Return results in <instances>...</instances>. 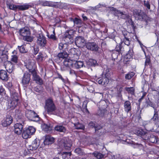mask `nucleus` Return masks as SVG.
I'll return each instance as SVG.
<instances>
[{"mask_svg": "<svg viewBox=\"0 0 159 159\" xmlns=\"http://www.w3.org/2000/svg\"><path fill=\"white\" fill-rule=\"evenodd\" d=\"M45 108L48 115L60 116L61 114V109L56 107L51 99H48L46 101Z\"/></svg>", "mask_w": 159, "mask_h": 159, "instance_id": "1", "label": "nucleus"}, {"mask_svg": "<svg viewBox=\"0 0 159 159\" xmlns=\"http://www.w3.org/2000/svg\"><path fill=\"white\" fill-rule=\"evenodd\" d=\"M133 13L135 18L139 20L146 22L150 20V18L141 10L135 9L133 10Z\"/></svg>", "mask_w": 159, "mask_h": 159, "instance_id": "2", "label": "nucleus"}, {"mask_svg": "<svg viewBox=\"0 0 159 159\" xmlns=\"http://www.w3.org/2000/svg\"><path fill=\"white\" fill-rule=\"evenodd\" d=\"M74 31L72 30H67L66 31L64 34L63 39L66 43L70 44L74 42Z\"/></svg>", "mask_w": 159, "mask_h": 159, "instance_id": "3", "label": "nucleus"}, {"mask_svg": "<svg viewBox=\"0 0 159 159\" xmlns=\"http://www.w3.org/2000/svg\"><path fill=\"white\" fill-rule=\"evenodd\" d=\"M8 6L10 9L14 11H24L27 10L31 7L30 5L28 4H25L22 5H16L9 4Z\"/></svg>", "mask_w": 159, "mask_h": 159, "instance_id": "4", "label": "nucleus"}, {"mask_svg": "<svg viewBox=\"0 0 159 159\" xmlns=\"http://www.w3.org/2000/svg\"><path fill=\"white\" fill-rule=\"evenodd\" d=\"M25 116L30 120L37 121L39 120V117L33 111L27 110L25 111Z\"/></svg>", "mask_w": 159, "mask_h": 159, "instance_id": "5", "label": "nucleus"}, {"mask_svg": "<svg viewBox=\"0 0 159 159\" xmlns=\"http://www.w3.org/2000/svg\"><path fill=\"white\" fill-rule=\"evenodd\" d=\"M35 131V129L33 126H30L23 130L22 136L23 138L27 139L32 135Z\"/></svg>", "mask_w": 159, "mask_h": 159, "instance_id": "6", "label": "nucleus"}, {"mask_svg": "<svg viewBox=\"0 0 159 159\" xmlns=\"http://www.w3.org/2000/svg\"><path fill=\"white\" fill-rule=\"evenodd\" d=\"M36 37L37 44L40 47H44L47 43L46 38L42 34H38Z\"/></svg>", "mask_w": 159, "mask_h": 159, "instance_id": "7", "label": "nucleus"}, {"mask_svg": "<svg viewBox=\"0 0 159 159\" xmlns=\"http://www.w3.org/2000/svg\"><path fill=\"white\" fill-rule=\"evenodd\" d=\"M71 67H73V63L72 61L68 59H66L64 60L63 62V64L61 66V69L63 71L69 70L70 69Z\"/></svg>", "mask_w": 159, "mask_h": 159, "instance_id": "8", "label": "nucleus"}, {"mask_svg": "<svg viewBox=\"0 0 159 159\" xmlns=\"http://www.w3.org/2000/svg\"><path fill=\"white\" fill-rule=\"evenodd\" d=\"M75 45L80 48L83 47L86 43L84 38L81 36L76 37L75 39Z\"/></svg>", "mask_w": 159, "mask_h": 159, "instance_id": "9", "label": "nucleus"}, {"mask_svg": "<svg viewBox=\"0 0 159 159\" xmlns=\"http://www.w3.org/2000/svg\"><path fill=\"white\" fill-rule=\"evenodd\" d=\"M20 122L16 123L14 125V132L18 135L22 133L24 124L23 120H20Z\"/></svg>", "mask_w": 159, "mask_h": 159, "instance_id": "10", "label": "nucleus"}, {"mask_svg": "<svg viewBox=\"0 0 159 159\" xmlns=\"http://www.w3.org/2000/svg\"><path fill=\"white\" fill-rule=\"evenodd\" d=\"M85 45L88 49L92 51L97 52L99 49L98 45L94 42H88Z\"/></svg>", "mask_w": 159, "mask_h": 159, "instance_id": "11", "label": "nucleus"}, {"mask_svg": "<svg viewBox=\"0 0 159 159\" xmlns=\"http://www.w3.org/2000/svg\"><path fill=\"white\" fill-rule=\"evenodd\" d=\"M154 109V114L151 118V120L154 121L155 125L157 127H159V117L158 113V110L153 107Z\"/></svg>", "mask_w": 159, "mask_h": 159, "instance_id": "12", "label": "nucleus"}, {"mask_svg": "<svg viewBox=\"0 0 159 159\" xmlns=\"http://www.w3.org/2000/svg\"><path fill=\"white\" fill-rule=\"evenodd\" d=\"M12 118L10 115H7L6 118L2 121V125L4 127L9 125L12 122Z\"/></svg>", "mask_w": 159, "mask_h": 159, "instance_id": "13", "label": "nucleus"}, {"mask_svg": "<svg viewBox=\"0 0 159 159\" xmlns=\"http://www.w3.org/2000/svg\"><path fill=\"white\" fill-rule=\"evenodd\" d=\"M26 68L32 75L36 72L35 70V66L33 62H29L26 66Z\"/></svg>", "mask_w": 159, "mask_h": 159, "instance_id": "14", "label": "nucleus"}, {"mask_svg": "<svg viewBox=\"0 0 159 159\" xmlns=\"http://www.w3.org/2000/svg\"><path fill=\"white\" fill-rule=\"evenodd\" d=\"M20 35L23 37L27 35H30V32L29 29L27 27L23 28L19 30Z\"/></svg>", "mask_w": 159, "mask_h": 159, "instance_id": "15", "label": "nucleus"}, {"mask_svg": "<svg viewBox=\"0 0 159 159\" xmlns=\"http://www.w3.org/2000/svg\"><path fill=\"white\" fill-rule=\"evenodd\" d=\"M15 65L10 61H8L5 66L7 71L9 73H12L15 69Z\"/></svg>", "mask_w": 159, "mask_h": 159, "instance_id": "16", "label": "nucleus"}, {"mask_svg": "<svg viewBox=\"0 0 159 159\" xmlns=\"http://www.w3.org/2000/svg\"><path fill=\"white\" fill-rule=\"evenodd\" d=\"M30 74L28 72L24 74L22 80V83L24 84H27L30 82Z\"/></svg>", "mask_w": 159, "mask_h": 159, "instance_id": "17", "label": "nucleus"}, {"mask_svg": "<svg viewBox=\"0 0 159 159\" xmlns=\"http://www.w3.org/2000/svg\"><path fill=\"white\" fill-rule=\"evenodd\" d=\"M34 80L36 81V83L39 85L43 84L42 79L37 75L36 72L32 74Z\"/></svg>", "mask_w": 159, "mask_h": 159, "instance_id": "18", "label": "nucleus"}, {"mask_svg": "<svg viewBox=\"0 0 159 159\" xmlns=\"http://www.w3.org/2000/svg\"><path fill=\"white\" fill-rule=\"evenodd\" d=\"M20 98L18 93L15 91H13L11 93V99L17 102L18 103L19 102Z\"/></svg>", "mask_w": 159, "mask_h": 159, "instance_id": "19", "label": "nucleus"}, {"mask_svg": "<svg viewBox=\"0 0 159 159\" xmlns=\"http://www.w3.org/2000/svg\"><path fill=\"white\" fill-rule=\"evenodd\" d=\"M18 103L16 101H15L13 99H11L8 100V108H12L13 109L15 107Z\"/></svg>", "mask_w": 159, "mask_h": 159, "instance_id": "20", "label": "nucleus"}, {"mask_svg": "<svg viewBox=\"0 0 159 159\" xmlns=\"http://www.w3.org/2000/svg\"><path fill=\"white\" fill-rule=\"evenodd\" d=\"M54 140L53 138L51 137L49 135H47L45 137V139L44 141V145H48L52 144Z\"/></svg>", "mask_w": 159, "mask_h": 159, "instance_id": "21", "label": "nucleus"}, {"mask_svg": "<svg viewBox=\"0 0 159 159\" xmlns=\"http://www.w3.org/2000/svg\"><path fill=\"white\" fill-rule=\"evenodd\" d=\"M71 51L72 54L73 55V57L74 58V59L73 58V60H76V61L77 60L79 59L80 54V53H78V52H77L79 53L80 52L78 51L75 48L71 49Z\"/></svg>", "mask_w": 159, "mask_h": 159, "instance_id": "22", "label": "nucleus"}, {"mask_svg": "<svg viewBox=\"0 0 159 159\" xmlns=\"http://www.w3.org/2000/svg\"><path fill=\"white\" fill-rule=\"evenodd\" d=\"M0 79L2 80H8V76L6 71L3 70H0Z\"/></svg>", "mask_w": 159, "mask_h": 159, "instance_id": "23", "label": "nucleus"}, {"mask_svg": "<svg viewBox=\"0 0 159 159\" xmlns=\"http://www.w3.org/2000/svg\"><path fill=\"white\" fill-rule=\"evenodd\" d=\"M148 139L149 141L152 143H157L158 140V139L153 134H151L149 136L148 134Z\"/></svg>", "mask_w": 159, "mask_h": 159, "instance_id": "24", "label": "nucleus"}, {"mask_svg": "<svg viewBox=\"0 0 159 159\" xmlns=\"http://www.w3.org/2000/svg\"><path fill=\"white\" fill-rule=\"evenodd\" d=\"M15 117L17 121L18 122H20V120H23L22 114L21 113L20 111L19 110H16Z\"/></svg>", "mask_w": 159, "mask_h": 159, "instance_id": "25", "label": "nucleus"}, {"mask_svg": "<svg viewBox=\"0 0 159 159\" xmlns=\"http://www.w3.org/2000/svg\"><path fill=\"white\" fill-rule=\"evenodd\" d=\"M55 130L61 132H66V128L61 125H57L54 128Z\"/></svg>", "mask_w": 159, "mask_h": 159, "instance_id": "26", "label": "nucleus"}, {"mask_svg": "<svg viewBox=\"0 0 159 159\" xmlns=\"http://www.w3.org/2000/svg\"><path fill=\"white\" fill-rule=\"evenodd\" d=\"M124 110L125 111L128 113L131 110V103L129 101H126L124 103Z\"/></svg>", "mask_w": 159, "mask_h": 159, "instance_id": "27", "label": "nucleus"}, {"mask_svg": "<svg viewBox=\"0 0 159 159\" xmlns=\"http://www.w3.org/2000/svg\"><path fill=\"white\" fill-rule=\"evenodd\" d=\"M67 43H60L58 44V49L63 51H66L68 50V45Z\"/></svg>", "mask_w": 159, "mask_h": 159, "instance_id": "28", "label": "nucleus"}, {"mask_svg": "<svg viewBox=\"0 0 159 159\" xmlns=\"http://www.w3.org/2000/svg\"><path fill=\"white\" fill-rule=\"evenodd\" d=\"M129 143L134 148H139L140 149H143L144 148V145L143 144L138 143H135L133 141Z\"/></svg>", "mask_w": 159, "mask_h": 159, "instance_id": "29", "label": "nucleus"}, {"mask_svg": "<svg viewBox=\"0 0 159 159\" xmlns=\"http://www.w3.org/2000/svg\"><path fill=\"white\" fill-rule=\"evenodd\" d=\"M109 82L108 79L106 77H103L101 79H98V82L99 84L102 85L108 84Z\"/></svg>", "mask_w": 159, "mask_h": 159, "instance_id": "30", "label": "nucleus"}, {"mask_svg": "<svg viewBox=\"0 0 159 159\" xmlns=\"http://www.w3.org/2000/svg\"><path fill=\"white\" fill-rule=\"evenodd\" d=\"M71 20L74 22L75 25L80 26L81 25L82 21L78 18L75 17L74 18H71Z\"/></svg>", "mask_w": 159, "mask_h": 159, "instance_id": "31", "label": "nucleus"}, {"mask_svg": "<svg viewBox=\"0 0 159 159\" xmlns=\"http://www.w3.org/2000/svg\"><path fill=\"white\" fill-rule=\"evenodd\" d=\"M84 64L82 61H77L74 63H73V67H75L76 69H79L83 67Z\"/></svg>", "mask_w": 159, "mask_h": 159, "instance_id": "32", "label": "nucleus"}, {"mask_svg": "<svg viewBox=\"0 0 159 159\" xmlns=\"http://www.w3.org/2000/svg\"><path fill=\"white\" fill-rule=\"evenodd\" d=\"M95 129V132L97 134L99 132V130H101L100 131H99L101 133L100 134H102L104 132V130H103V131H102L103 130L102 127L98 124H96Z\"/></svg>", "mask_w": 159, "mask_h": 159, "instance_id": "33", "label": "nucleus"}, {"mask_svg": "<svg viewBox=\"0 0 159 159\" xmlns=\"http://www.w3.org/2000/svg\"><path fill=\"white\" fill-rule=\"evenodd\" d=\"M10 61L15 65L16 64L18 61V57L16 55H11Z\"/></svg>", "mask_w": 159, "mask_h": 159, "instance_id": "34", "label": "nucleus"}, {"mask_svg": "<svg viewBox=\"0 0 159 159\" xmlns=\"http://www.w3.org/2000/svg\"><path fill=\"white\" fill-rule=\"evenodd\" d=\"M135 132L137 135L139 136H148V133L146 131H144L142 129L136 130Z\"/></svg>", "mask_w": 159, "mask_h": 159, "instance_id": "35", "label": "nucleus"}, {"mask_svg": "<svg viewBox=\"0 0 159 159\" xmlns=\"http://www.w3.org/2000/svg\"><path fill=\"white\" fill-rule=\"evenodd\" d=\"M93 155L98 159H103L104 155L102 153L95 152L93 153Z\"/></svg>", "mask_w": 159, "mask_h": 159, "instance_id": "36", "label": "nucleus"}, {"mask_svg": "<svg viewBox=\"0 0 159 159\" xmlns=\"http://www.w3.org/2000/svg\"><path fill=\"white\" fill-rule=\"evenodd\" d=\"M68 56V54L66 51H63L60 52L57 55V57L59 58H64L67 57Z\"/></svg>", "mask_w": 159, "mask_h": 159, "instance_id": "37", "label": "nucleus"}, {"mask_svg": "<svg viewBox=\"0 0 159 159\" xmlns=\"http://www.w3.org/2000/svg\"><path fill=\"white\" fill-rule=\"evenodd\" d=\"M125 89L129 93L131 94L132 95L134 94L135 89L133 87H125Z\"/></svg>", "mask_w": 159, "mask_h": 159, "instance_id": "38", "label": "nucleus"}, {"mask_svg": "<svg viewBox=\"0 0 159 159\" xmlns=\"http://www.w3.org/2000/svg\"><path fill=\"white\" fill-rule=\"evenodd\" d=\"M123 48L120 44H118L116 45L115 48L116 51L118 53H122L123 52Z\"/></svg>", "mask_w": 159, "mask_h": 159, "instance_id": "39", "label": "nucleus"}, {"mask_svg": "<svg viewBox=\"0 0 159 159\" xmlns=\"http://www.w3.org/2000/svg\"><path fill=\"white\" fill-rule=\"evenodd\" d=\"M88 64L89 65L92 66H95L97 65L96 61L92 59H89Z\"/></svg>", "mask_w": 159, "mask_h": 159, "instance_id": "40", "label": "nucleus"}, {"mask_svg": "<svg viewBox=\"0 0 159 159\" xmlns=\"http://www.w3.org/2000/svg\"><path fill=\"white\" fill-rule=\"evenodd\" d=\"M23 39L28 42H31L33 40V38L30 35H27L23 37Z\"/></svg>", "mask_w": 159, "mask_h": 159, "instance_id": "41", "label": "nucleus"}, {"mask_svg": "<svg viewBox=\"0 0 159 159\" xmlns=\"http://www.w3.org/2000/svg\"><path fill=\"white\" fill-rule=\"evenodd\" d=\"M71 145L72 144L70 143H68L67 141H65L63 143L64 148L66 150H70Z\"/></svg>", "mask_w": 159, "mask_h": 159, "instance_id": "42", "label": "nucleus"}, {"mask_svg": "<svg viewBox=\"0 0 159 159\" xmlns=\"http://www.w3.org/2000/svg\"><path fill=\"white\" fill-rule=\"evenodd\" d=\"M42 5L44 6H49L52 7L54 5L52 3L48 1H43L42 2Z\"/></svg>", "mask_w": 159, "mask_h": 159, "instance_id": "43", "label": "nucleus"}, {"mask_svg": "<svg viewBox=\"0 0 159 159\" xmlns=\"http://www.w3.org/2000/svg\"><path fill=\"white\" fill-rule=\"evenodd\" d=\"M75 128L78 129H84V126L82 124L78 123H75L74 124Z\"/></svg>", "mask_w": 159, "mask_h": 159, "instance_id": "44", "label": "nucleus"}, {"mask_svg": "<svg viewBox=\"0 0 159 159\" xmlns=\"http://www.w3.org/2000/svg\"><path fill=\"white\" fill-rule=\"evenodd\" d=\"M43 128L45 131L48 132L52 130L51 127L47 124H44L43 125Z\"/></svg>", "mask_w": 159, "mask_h": 159, "instance_id": "45", "label": "nucleus"}, {"mask_svg": "<svg viewBox=\"0 0 159 159\" xmlns=\"http://www.w3.org/2000/svg\"><path fill=\"white\" fill-rule=\"evenodd\" d=\"M134 75V73L133 72H130L126 74L125 76V78L127 80L130 79Z\"/></svg>", "mask_w": 159, "mask_h": 159, "instance_id": "46", "label": "nucleus"}, {"mask_svg": "<svg viewBox=\"0 0 159 159\" xmlns=\"http://www.w3.org/2000/svg\"><path fill=\"white\" fill-rule=\"evenodd\" d=\"M43 55L42 53L39 52L38 57L36 58L37 61L39 62H41L43 61Z\"/></svg>", "mask_w": 159, "mask_h": 159, "instance_id": "47", "label": "nucleus"}, {"mask_svg": "<svg viewBox=\"0 0 159 159\" xmlns=\"http://www.w3.org/2000/svg\"><path fill=\"white\" fill-rule=\"evenodd\" d=\"M48 38L52 39L54 41H57V38L55 36V33L54 30L53 31V34L51 35L50 36H48Z\"/></svg>", "mask_w": 159, "mask_h": 159, "instance_id": "48", "label": "nucleus"}, {"mask_svg": "<svg viewBox=\"0 0 159 159\" xmlns=\"http://www.w3.org/2000/svg\"><path fill=\"white\" fill-rule=\"evenodd\" d=\"M87 101H84L83 102L82 107L84 110H85V112L89 113V112L87 108Z\"/></svg>", "mask_w": 159, "mask_h": 159, "instance_id": "49", "label": "nucleus"}, {"mask_svg": "<svg viewBox=\"0 0 159 159\" xmlns=\"http://www.w3.org/2000/svg\"><path fill=\"white\" fill-rule=\"evenodd\" d=\"M32 147L34 148V149H37L39 145V144L37 143V140L36 139H35L32 142Z\"/></svg>", "mask_w": 159, "mask_h": 159, "instance_id": "50", "label": "nucleus"}, {"mask_svg": "<svg viewBox=\"0 0 159 159\" xmlns=\"http://www.w3.org/2000/svg\"><path fill=\"white\" fill-rule=\"evenodd\" d=\"M18 47L20 52L21 53H24L26 52L24 46H18Z\"/></svg>", "mask_w": 159, "mask_h": 159, "instance_id": "51", "label": "nucleus"}, {"mask_svg": "<svg viewBox=\"0 0 159 159\" xmlns=\"http://www.w3.org/2000/svg\"><path fill=\"white\" fill-rule=\"evenodd\" d=\"M75 152L77 154L80 155H82L83 154L82 150L80 148H76L75 150Z\"/></svg>", "mask_w": 159, "mask_h": 159, "instance_id": "52", "label": "nucleus"}, {"mask_svg": "<svg viewBox=\"0 0 159 159\" xmlns=\"http://www.w3.org/2000/svg\"><path fill=\"white\" fill-rule=\"evenodd\" d=\"M133 55H131L126 53L124 58V61L126 62L129 61V60L131 59Z\"/></svg>", "mask_w": 159, "mask_h": 159, "instance_id": "53", "label": "nucleus"}, {"mask_svg": "<svg viewBox=\"0 0 159 159\" xmlns=\"http://www.w3.org/2000/svg\"><path fill=\"white\" fill-rule=\"evenodd\" d=\"M145 128L148 131H149V130H151V129H149L148 128V125L149 126H152V124L151 123L150 121H147L145 122Z\"/></svg>", "mask_w": 159, "mask_h": 159, "instance_id": "54", "label": "nucleus"}, {"mask_svg": "<svg viewBox=\"0 0 159 159\" xmlns=\"http://www.w3.org/2000/svg\"><path fill=\"white\" fill-rule=\"evenodd\" d=\"M119 54V53L117 52H113L111 54V56L112 58V60H114L116 59L117 58L118 55Z\"/></svg>", "mask_w": 159, "mask_h": 159, "instance_id": "55", "label": "nucleus"}, {"mask_svg": "<svg viewBox=\"0 0 159 159\" xmlns=\"http://www.w3.org/2000/svg\"><path fill=\"white\" fill-rule=\"evenodd\" d=\"M124 41L125 44V45L127 46H129L130 44V41L129 39L128 38L126 37L125 35Z\"/></svg>", "mask_w": 159, "mask_h": 159, "instance_id": "56", "label": "nucleus"}, {"mask_svg": "<svg viewBox=\"0 0 159 159\" xmlns=\"http://www.w3.org/2000/svg\"><path fill=\"white\" fill-rule=\"evenodd\" d=\"M105 111V110H99L98 111L97 113V114L98 115H99L100 116H104Z\"/></svg>", "mask_w": 159, "mask_h": 159, "instance_id": "57", "label": "nucleus"}, {"mask_svg": "<svg viewBox=\"0 0 159 159\" xmlns=\"http://www.w3.org/2000/svg\"><path fill=\"white\" fill-rule=\"evenodd\" d=\"M144 5L145 6L147 7L148 9H150V5L149 2L148 1H144Z\"/></svg>", "mask_w": 159, "mask_h": 159, "instance_id": "58", "label": "nucleus"}, {"mask_svg": "<svg viewBox=\"0 0 159 159\" xmlns=\"http://www.w3.org/2000/svg\"><path fill=\"white\" fill-rule=\"evenodd\" d=\"M96 124H95L93 122L91 121L89 123V126L91 128H95Z\"/></svg>", "mask_w": 159, "mask_h": 159, "instance_id": "59", "label": "nucleus"}, {"mask_svg": "<svg viewBox=\"0 0 159 159\" xmlns=\"http://www.w3.org/2000/svg\"><path fill=\"white\" fill-rule=\"evenodd\" d=\"M120 18L124 19H125L126 18H128L129 17V16L127 14H124L122 12L121 14V15H120Z\"/></svg>", "mask_w": 159, "mask_h": 159, "instance_id": "60", "label": "nucleus"}, {"mask_svg": "<svg viewBox=\"0 0 159 159\" xmlns=\"http://www.w3.org/2000/svg\"><path fill=\"white\" fill-rule=\"evenodd\" d=\"M33 53L34 55L37 54L39 50V49L38 47H33Z\"/></svg>", "mask_w": 159, "mask_h": 159, "instance_id": "61", "label": "nucleus"}, {"mask_svg": "<svg viewBox=\"0 0 159 159\" xmlns=\"http://www.w3.org/2000/svg\"><path fill=\"white\" fill-rule=\"evenodd\" d=\"M147 104V107H148L149 106L153 107V103L151 102L150 100L147 101L146 102Z\"/></svg>", "mask_w": 159, "mask_h": 159, "instance_id": "62", "label": "nucleus"}, {"mask_svg": "<svg viewBox=\"0 0 159 159\" xmlns=\"http://www.w3.org/2000/svg\"><path fill=\"white\" fill-rule=\"evenodd\" d=\"M150 59L149 58H146V60L145 62V66H146L149 65L150 63Z\"/></svg>", "mask_w": 159, "mask_h": 159, "instance_id": "63", "label": "nucleus"}, {"mask_svg": "<svg viewBox=\"0 0 159 159\" xmlns=\"http://www.w3.org/2000/svg\"><path fill=\"white\" fill-rule=\"evenodd\" d=\"M116 32H113L111 33L110 35L109 36L110 38L113 39L114 40L115 37L116 36Z\"/></svg>", "mask_w": 159, "mask_h": 159, "instance_id": "64", "label": "nucleus"}]
</instances>
